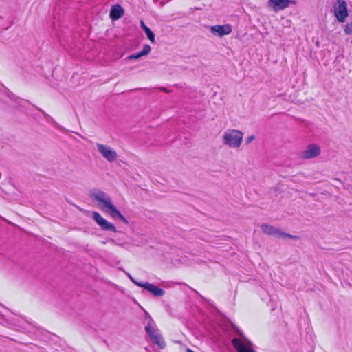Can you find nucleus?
I'll return each instance as SVG.
<instances>
[{"label": "nucleus", "instance_id": "1", "mask_svg": "<svg viewBox=\"0 0 352 352\" xmlns=\"http://www.w3.org/2000/svg\"><path fill=\"white\" fill-rule=\"evenodd\" d=\"M90 197L96 201L100 203L106 208V212L109 213L114 220H120L126 225L129 224L128 220L120 213L117 208L112 204L111 197L104 192L98 189H94L90 192Z\"/></svg>", "mask_w": 352, "mask_h": 352}, {"label": "nucleus", "instance_id": "9", "mask_svg": "<svg viewBox=\"0 0 352 352\" xmlns=\"http://www.w3.org/2000/svg\"><path fill=\"white\" fill-rule=\"evenodd\" d=\"M320 147L316 144L307 145L306 149L302 152L301 157L302 159H312L318 156L320 153Z\"/></svg>", "mask_w": 352, "mask_h": 352}, {"label": "nucleus", "instance_id": "8", "mask_svg": "<svg viewBox=\"0 0 352 352\" xmlns=\"http://www.w3.org/2000/svg\"><path fill=\"white\" fill-rule=\"evenodd\" d=\"M97 147L100 153L109 162H113L116 160L117 153L111 147L101 144H97Z\"/></svg>", "mask_w": 352, "mask_h": 352}, {"label": "nucleus", "instance_id": "6", "mask_svg": "<svg viewBox=\"0 0 352 352\" xmlns=\"http://www.w3.org/2000/svg\"><path fill=\"white\" fill-rule=\"evenodd\" d=\"M92 218L102 230L115 233L118 232L116 226L112 223L103 218L99 212H94Z\"/></svg>", "mask_w": 352, "mask_h": 352}, {"label": "nucleus", "instance_id": "19", "mask_svg": "<svg viewBox=\"0 0 352 352\" xmlns=\"http://www.w3.org/2000/svg\"><path fill=\"white\" fill-rule=\"evenodd\" d=\"M35 108L38 110L40 112L42 113V114L44 116V117L47 119L48 118H51V117L47 114L43 109H41V108L38 107H35Z\"/></svg>", "mask_w": 352, "mask_h": 352}, {"label": "nucleus", "instance_id": "7", "mask_svg": "<svg viewBox=\"0 0 352 352\" xmlns=\"http://www.w3.org/2000/svg\"><path fill=\"white\" fill-rule=\"evenodd\" d=\"M268 7L272 8L274 12H278L287 8L289 4L296 5L295 0H269Z\"/></svg>", "mask_w": 352, "mask_h": 352}, {"label": "nucleus", "instance_id": "17", "mask_svg": "<svg viewBox=\"0 0 352 352\" xmlns=\"http://www.w3.org/2000/svg\"><path fill=\"white\" fill-rule=\"evenodd\" d=\"M126 274L127 276L129 278V279H130V280H131V281H132L135 285H136L139 286V285H138V284H144V283H142V282H138V281L135 280V279L131 276V275L130 274H129V273H126Z\"/></svg>", "mask_w": 352, "mask_h": 352}, {"label": "nucleus", "instance_id": "20", "mask_svg": "<svg viewBox=\"0 0 352 352\" xmlns=\"http://www.w3.org/2000/svg\"><path fill=\"white\" fill-rule=\"evenodd\" d=\"M8 97L10 99V100H16V98H18L13 93H8Z\"/></svg>", "mask_w": 352, "mask_h": 352}, {"label": "nucleus", "instance_id": "12", "mask_svg": "<svg viewBox=\"0 0 352 352\" xmlns=\"http://www.w3.org/2000/svg\"><path fill=\"white\" fill-rule=\"evenodd\" d=\"M139 287L146 289L151 294L156 297L162 296L165 294L164 289L160 288L159 287L150 283L148 282H145L144 284H138Z\"/></svg>", "mask_w": 352, "mask_h": 352}, {"label": "nucleus", "instance_id": "22", "mask_svg": "<svg viewBox=\"0 0 352 352\" xmlns=\"http://www.w3.org/2000/svg\"><path fill=\"white\" fill-rule=\"evenodd\" d=\"M186 352H195V351H192V349H186Z\"/></svg>", "mask_w": 352, "mask_h": 352}, {"label": "nucleus", "instance_id": "13", "mask_svg": "<svg viewBox=\"0 0 352 352\" xmlns=\"http://www.w3.org/2000/svg\"><path fill=\"white\" fill-rule=\"evenodd\" d=\"M124 14V9L120 5H115L112 6L110 11V17L112 20H118L123 16Z\"/></svg>", "mask_w": 352, "mask_h": 352}, {"label": "nucleus", "instance_id": "14", "mask_svg": "<svg viewBox=\"0 0 352 352\" xmlns=\"http://www.w3.org/2000/svg\"><path fill=\"white\" fill-rule=\"evenodd\" d=\"M151 48L149 45H144L143 47V49L140 52H139L138 53H134V54L129 56L127 57V59H129V60L138 59L143 56H146V55L148 54L149 52H151Z\"/></svg>", "mask_w": 352, "mask_h": 352}, {"label": "nucleus", "instance_id": "3", "mask_svg": "<svg viewBox=\"0 0 352 352\" xmlns=\"http://www.w3.org/2000/svg\"><path fill=\"white\" fill-rule=\"evenodd\" d=\"M243 133L239 130H230L224 133L223 142L230 148H239L243 140Z\"/></svg>", "mask_w": 352, "mask_h": 352}, {"label": "nucleus", "instance_id": "18", "mask_svg": "<svg viewBox=\"0 0 352 352\" xmlns=\"http://www.w3.org/2000/svg\"><path fill=\"white\" fill-rule=\"evenodd\" d=\"M256 138L255 135H252L250 136H249L246 140H245V143L246 144H249L250 143H251L253 140H254Z\"/></svg>", "mask_w": 352, "mask_h": 352}, {"label": "nucleus", "instance_id": "15", "mask_svg": "<svg viewBox=\"0 0 352 352\" xmlns=\"http://www.w3.org/2000/svg\"><path fill=\"white\" fill-rule=\"evenodd\" d=\"M140 27L145 32V34H146L147 38L149 39V41L152 43H154L155 42L154 32L148 27H147L146 25V24L144 23V22L143 21H140Z\"/></svg>", "mask_w": 352, "mask_h": 352}, {"label": "nucleus", "instance_id": "5", "mask_svg": "<svg viewBox=\"0 0 352 352\" xmlns=\"http://www.w3.org/2000/svg\"><path fill=\"white\" fill-rule=\"evenodd\" d=\"M333 10L337 20L339 22H345L349 16L346 2L344 0H336Z\"/></svg>", "mask_w": 352, "mask_h": 352}, {"label": "nucleus", "instance_id": "21", "mask_svg": "<svg viewBox=\"0 0 352 352\" xmlns=\"http://www.w3.org/2000/svg\"><path fill=\"white\" fill-rule=\"evenodd\" d=\"M160 89L162 90L164 92H166V93H169L170 91L168 90L166 88H165V87H161Z\"/></svg>", "mask_w": 352, "mask_h": 352}, {"label": "nucleus", "instance_id": "16", "mask_svg": "<svg viewBox=\"0 0 352 352\" xmlns=\"http://www.w3.org/2000/svg\"><path fill=\"white\" fill-rule=\"evenodd\" d=\"M344 32L346 34H352V22L347 23L344 28Z\"/></svg>", "mask_w": 352, "mask_h": 352}, {"label": "nucleus", "instance_id": "23", "mask_svg": "<svg viewBox=\"0 0 352 352\" xmlns=\"http://www.w3.org/2000/svg\"><path fill=\"white\" fill-rule=\"evenodd\" d=\"M109 241H110L111 243H115V240H114V239H109Z\"/></svg>", "mask_w": 352, "mask_h": 352}, {"label": "nucleus", "instance_id": "4", "mask_svg": "<svg viewBox=\"0 0 352 352\" xmlns=\"http://www.w3.org/2000/svg\"><path fill=\"white\" fill-rule=\"evenodd\" d=\"M262 232L267 235L276 236L277 237L289 238L292 239H298L299 236L292 235L286 232H283L280 229L275 228L272 226L263 223L261 226Z\"/></svg>", "mask_w": 352, "mask_h": 352}, {"label": "nucleus", "instance_id": "2", "mask_svg": "<svg viewBox=\"0 0 352 352\" xmlns=\"http://www.w3.org/2000/svg\"><path fill=\"white\" fill-rule=\"evenodd\" d=\"M146 314L148 318V321L145 327L146 333L150 337L151 341L162 349L166 346V343L162 335L156 333L155 322L153 318L149 316L148 313L146 312Z\"/></svg>", "mask_w": 352, "mask_h": 352}, {"label": "nucleus", "instance_id": "10", "mask_svg": "<svg viewBox=\"0 0 352 352\" xmlns=\"http://www.w3.org/2000/svg\"><path fill=\"white\" fill-rule=\"evenodd\" d=\"M232 343L237 352H256L252 349L251 342L245 344L241 339L234 338L232 339Z\"/></svg>", "mask_w": 352, "mask_h": 352}, {"label": "nucleus", "instance_id": "11", "mask_svg": "<svg viewBox=\"0 0 352 352\" xmlns=\"http://www.w3.org/2000/svg\"><path fill=\"white\" fill-rule=\"evenodd\" d=\"M210 30L213 34L222 37L232 32V26L230 24L216 25L211 26Z\"/></svg>", "mask_w": 352, "mask_h": 352}]
</instances>
